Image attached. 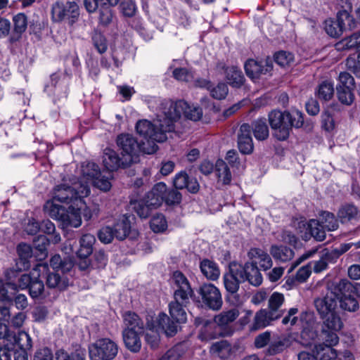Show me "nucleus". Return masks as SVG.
<instances>
[{
    "label": "nucleus",
    "mask_w": 360,
    "mask_h": 360,
    "mask_svg": "<svg viewBox=\"0 0 360 360\" xmlns=\"http://www.w3.org/2000/svg\"><path fill=\"white\" fill-rule=\"evenodd\" d=\"M172 281L174 292V300L169 304V314L176 322L184 323L186 321L185 307L189 303L193 291L187 278L181 271L174 272Z\"/></svg>",
    "instance_id": "f257e3e1"
},
{
    "label": "nucleus",
    "mask_w": 360,
    "mask_h": 360,
    "mask_svg": "<svg viewBox=\"0 0 360 360\" xmlns=\"http://www.w3.org/2000/svg\"><path fill=\"white\" fill-rule=\"evenodd\" d=\"M174 129L172 121L163 113V102L161 103L160 112L153 123L143 120L136 124V130L146 139V146L155 143V142L165 141L167 139V134L172 132Z\"/></svg>",
    "instance_id": "f03ea898"
},
{
    "label": "nucleus",
    "mask_w": 360,
    "mask_h": 360,
    "mask_svg": "<svg viewBox=\"0 0 360 360\" xmlns=\"http://www.w3.org/2000/svg\"><path fill=\"white\" fill-rule=\"evenodd\" d=\"M45 212L52 219L59 221L64 226L79 227L82 224L79 210L70 205L68 209L57 205L53 200H48L44 206Z\"/></svg>",
    "instance_id": "7ed1b4c3"
},
{
    "label": "nucleus",
    "mask_w": 360,
    "mask_h": 360,
    "mask_svg": "<svg viewBox=\"0 0 360 360\" xmlns=\"http://www.w3.org/2000/svg\"><path fill=\"white\" fill-rule=\"evenodd\" d=\"M90 189L87 184L74 182L70 186L68 184H61L56 186L53 190V199L66 204L81 202L82 198L87 196Z\"/></svg>",
    "instance_id": "20e7f679"
},
{
    "label": "nucleus",
    "mask_w": 360,
    "mask_h": 360,
    "mask_svg": "<svg viewBox=\"0 0 360 360\" xmlns=\"http://www.w3.org/2000/svg\"><path fill=\"white\" fill-rule=\"evenodd\" d=\"M163 113L168 116L172 124L183 115L186 118L198 121L202 116V109L199 107L190 105L184 101L173 102L172 101H163Z\"/></svg>",
    "instance_id": "39448f33"
},
{
    "label": "nucleus",
    "mask_w": 360,
    "mask_h": 360,
    "mask_svg": "<svg viewBox=\"0 0 360 360\" xmlns=\"http://www.w3.org/2000/svg\"><path fill=\"white\" fill-rule=\"evenodd\" d=\"M81 172L86 181H91L99 190L107 192L111 188V175L108 174V176H105L104 172L101 173L99 167L94 162L89 160L84 161L82 163Z\"/></svg>",
    "instance_id": "423d86ee"
},
{
    "label": "nucleus",
    "mask_w": 360,
    "mask_h": 360,
    "mask_svg": "<svg viewBox=\"0 0 360 360\" xmlns=\"http://www.w3.org/2000/svg\"><path fill=\"white\" fill-rule=\"evenodd\" d=\"M117 143L120 150H122V155H129L131 158L139 155L140 152L151 155L158 150V146L155 143H153L149 146H146L145 142L139 144L133 136L128 134L118 136Z\"/></svg>",
    "instance_id": "0eeeda50"
},
{
    "label": "nucleus",
    "mask_w": 360,
    "mask_h": 360,
    "mask_svg": "<svg viewBox=\"0 0 360 360\" xmlns=\"http://www.w3.org/2000/svg\"><path fill=\"white\" fill-rule=\"evenodd\" d=\"M51 20L54 22L66 21L70 25L78 20L79 8L75 1H56L53 4L51 11Z\"/></svg>",
    "instance_id": "6e6552de"
},
{
    "label": "nucleus",
    "mask_w": 360,
    "mask_h": 360,
    "mask_svg": "<svg viewBox=\"0 0 360 360\" xmlns=\"http://www.w3.org/2000/svg\"><path fill=\"white\" fill-rule=\"evenodd\" d=\"M0 345L10 351L17 345L19 349L30 350L32 347V339L25 331H20L18 335L11 332L6 325L0 324Z\"/></svg>",
    "instance_id": "1a4fd4ad"
},
{
    "label": "nucleus",
    "mask_w": 360,
    "mask_h": 360,
    "mask_svg": "<svg viewBox=\"0 0 360 360\" xmlns=\"http://www.w3.org/2000/svg\"><path fill=\"white\" fill-rule=\"evenodd\" d=\"M91 360H112L118 352L117 344L109 338L98 340L89 346Z\"/></svg>",
    "instance_id": "9d476101"
},
{
    "label": "nucleus",
    "mask_w": 360,
    "mask_h": 360,
    "mask_svg": "<svg viewBox=\"0 0 360 360\" xmlns=\"http://www.w3.org/2000/svg\"><path fill=\"white\" fill-rule=\"evenodd\" d=\"M286 112L272 110L269 114V122L274 130V136L280 141L287 139L290 135Z\"/></svg>",
    "instance_id": "9b49d317"
},
{
    "label": "nucleus",
    "mask_w": 360,
    "mask_h": 360,
    "mask_svg": "<svg viewBox=\"0 0 360 360\" xmlns=\"http://www.w3.org/2000/svg\"><path fill=\"white\" fill-rule=\"evenodd\" d=\"M203 303L212 310H219L222 306V299L219 289L211 283H205L199 288Z\"/></svg>",
    "instance_id": "f8f14e48"
},
{
    "label": "nucleus",
    "mask_w": 360,
    "mask_h": 360,
    "mask_svg": "<svg viewBox=\"0 0 360 360\" xmlns=\"http://www.w3.org/2000/svg\"><path fill=\"white\" fill-rule=\"evenodd\" d=\"M198 337L202 341H210L228 335L226 329L215 320H203Z\"/></svg>",
    "instance_id": "ddd939ff"
},
{
    "label": "nucleus",
    "mask_w": 360,
    "mask_h": 360,
    "mask_svg": "<svg viewBox=\"0 0 360 360\" xmlns=\"http://www.w3.org/2000/svg\"><path fill=\"white\" fill-rule=\"evenodd\" d=\"M44 91L49 96L53 97L54 101L65 98L68 91L67 79L65 77L61 78L56 74L52 75L51 83L45 86Z\"/></svg>",
    "instance_id": "4468645a"
},
{
    "label": "nucleus",
    "mask_w": 360,
    "mask_h": 360,
    "mask_svg": "<svg viewBox=\"0 0 360 360\" xmlns=\"http://www.w3.org/2000/svg\"><path fill=\"white\" fill-rule=\"evenodd\" d=\"M240 274V278L243 281H248L254 286H259L262 283V276L257 266L252 262H247L244 265L236 263Z\"/></svg>",
    "instance_id": "2eb2a0df"
},
{
    "label": "nucleus",
    "mask_w": 360,
    "mask_h": 360,
    "mask_svg": "<svg viewBox=\"0 0 360 360\" xmlns=\"http://www.w3.org/2000/svg\"><path fill=\"white\" fill-rule=\"evenodd\" d=\"M220 74H224L229 84L234 88H240L245 82L242 71L237 66H226L224 63H218L215 68Z\"/></svg>",
    "instance_id": "dca6fc26"
},
{
    "label": "nucleus",
    "mask_w": 360,
    "mask_h": 360,
    "mask_svg": "<svg viewBox=\"0 0 360 360\" xmlns=\"http://www.w3.org/2000/svg\"><path fill=\"white\" fill-rule=\"evenodd\" d=\"M244 68L248 77L252 80L259 79L262 75L269 73L273 68L272 63L268 60H255L254 59L248 60Z\"/></svg>",
    "instance_id": "f3484780"
},
{
    "label": "nucleus",
    "mask_w": 360,
    "mask_h": 360,
    "mask_svg": "<svg viewBox=\"0 0 360 360\" xmlns=\"http://www.w3.org/2000/svg\"><path fill=\"white\" fill-rule=\"evenodd\" d=\"M337 302L335 295L328 292L326 296L314 300V306L321 317L336 311Z\"/></svg>",
    "instance_id": "a211bd4d"
},
{
    "label": "nucleus",
    "mask_w": 360,
    "mask_h": 360,
    "mask_svg": "<svg viewBox=\"0 0 360 360\" xmlns=\"http://www.w3.org/2000/svg\"><path fill=\"white\" fill-rule=\"evenodd\" d=\"M223 280L227 292L231 294L238 292L240 283L243 281L240 278L239 271L236 266L235 262L230 264L229 271L224 275Z\"/></svg>",
    "instance_id": "6ab92c4d"
},
{
    "label": "nucleus",
    "mask_w": 360,
    "mask_h": 360,
    "mask_svg": "<svg viewBox=\"0 0 360 360\" xmlns=\"http://www.w3.org/2000/svg\"><path fill=\"white\" fill-rule=\"evenodd\" d=\"M173 184L176 189L186 188L191 193H197L200 189V184L195 178H191L185 172L176 174Z\"/></svg>",
    "instance_id": "aec40b11"
},
{
    "label": "nucleus",
    "mask_w": 360,
    "mask_h": 360,
    "mask_svg": "<svg viewBox=\"0 0 360 360\" xmlns=\"http://www.w3.org/2000/svg\"><path fill=\"white\" fill-rule=\"evenodd\" d=\"M251 127L248 124H243L240 127L238 146L243 155H250L253 150L252 139L250 135Z\"/></svg>",
    "instance_id": "412c9836"
},
{
    "label": "nucleus",
    "mask_w": 360,
    "mask_h": 360,
    "mask_svg": "<svg viewBox=\"0 0 360 360\" xmlns=\"http://www.w3.org/2000/svg\"><path fill=\"white\" fill-rule=\"evenodd\" d=\"M166 184L163 182L156 184L151 191L146 195L144 199L148 206L153 209L160 207L164 202V195H165Z\"/></svg>",
    "instance_id": "4be33fe9"
},
{
    "label": "nucleus",
    "mask_w": 360,
    "mask_h": 360,
    "mask_svg": "<svg viewBox=\"0 0 360 360\" xmlns=\"http://www.w3.org/2000/svg\"><path fill=\"white\" fill-rule=\"evenodd\" d=\"M248 256L252 263L256 266L259 264L264 271L269 269L273 265L270 255L260 248H251L248 252Z\"/></svg>",
    "instance_id": "5701e85b"
},
{
    "label": "nucleus",
    "mask_w": 360,
    "mask_h": 360,
    "mask_svg": "<svg viewBox=\"0 0 360 360\" xmlns=\"http://www.w3.org/2000/svg\"><path fill=\"white\" fill-rule=\"evenodd\" d=\"M276 319H278V316H274L267 309H260L255 314L253 322L250 326V330L255 331L262 329L271 325V322Z\"/></svg>",
    "instance_id": "b1692460"
},
{
    "label": "nucleus",
    "mask_w": 360,
    "mask_h": 360,
    "mask_svg": "<svg viewBox=\"0 0 360 360\" xmlns=\"http://www.w3.org/2000/svg\"><path fill=\"white\" fill-rule=\"evenodd\" d=\"M292 345V338L290 335H283L274 338L269 344L266 349V354L270 356H274L282 353Z\"/></svg>",
    "instance_id": "393cba45"
},
{
    "label": "nucleus",
    "mask_w": 360,
    "mask_h": 360,
    "mask_svg": "<svg viewBox=\"0 0 360 360\" xmlns=\"http://www.w3.org/2000/svg\"><path fill=\"white\" fill-rule=\"evenodd\" d=\"M338 218L342 224L357 221L360 219L358 208L352 204L342 205L338 211Z\"/></svg>",
    "instance_id": "a878e982"
},
{
    "label": "nucleus",
    "mask_w": 360,
    "mask_h": 360,
    "mask_svg": "<svg viewBox=\"0 0 360 360\" xmlns=\"http://www.w3.org/2000/svg\"><path fill=\"white\" fill-rule=\"evenodd\" d=\"M144 331L122 330V338L125 347L131 352L137 353L141 348L140 335Z\"/></svg>",
    "instance_id": "bb28decb"
},
{
    "label": "nucleus",
    "mask_w": 360,
    "mask_h": 360,
    "mask_svg": "<svg viewBox=\"0 0 360 360\" xmlns=\"http://www.w3.org/2000/svg\"><path fill=\"white\" fill-rule=\"evenodd\" d=\"M123 330L144 331L143 320L134 312L128 311L123 314Z\"/></svg>",
    "instance_id": "cd10ccee"
},
{
    "label": "nucleus",
    "mask_w": 360,
    "mask_h": 360,
    "mask_svg": "<svg viewBox=\"0 0 360 360\" xmlns=\"http://www.w3.org/2000/svg\"><path fill=\"white\" fill-rule=\"evenodd\" d=\"M353 246L355 247V249L359 248L360 242L341 244L335 249L326 251L325 253L322 254V256L324 257L328 264V263H335L342 254L345 253Z\"/></svg>",
    "instance_id": "c85d7f7f"
},
{
    "label": "nucleus",
    "mask_w": 360,
    "mask_h": 360,
    "mask_svg": "<svg viewBox=\"0 0 360 360\" xmlns=\"http://www.w3.org/2000/svg\"><path fill=\"white\" fill-rule=\"evenodd\" d=\"M269 252L275 260L281 262L291 260L295 255V252L291 248L283 245H272Z\"/></svg>",
    "instance_id": "c756f323"
},
{
    "label": "nucleus",
    "mask_w": 360,
    "mask_h": 360,
    "mask_svg": "<svg viewBox=\"0 0 360 360\" xmlns=\"http://www.w3.org/2000/svg\"><path fill=\"white\" fill-rule=\"evenodd\" d=\"M353 285L351 282L347 280H340L338 283H333L330 287V294L335 295L336 300H338L340 297L350 296L353 292Z\"/></svg>",
    "instance_id": "7c9ffc66"
},
{
    "label": "nucleus",
    "mask_w": 360,
    "mask_h": 360,
    "mask_svg": "<svg viewBox=\"0 0 360 360\" xmlns=\"http://www.w3.org/2000/svg\"><path fill=\"white\" fill-rule=\"evenodd\" d=\"M96 238L90 233L84 234L79 240V249L77 251V257H89L93 252V246Z\"/></svg>",
    "instance_id": "2f4dec72"
},
{
    "label": "nucleus",
    "mask_w": 360,
    "mask_h": 360,
    "mask_svg": "<svg viewBox=\"0 0 360 360\" xmlns=\"http://www.w3.org/2000/svg\"><path fill=\"white\" fill-rule=\"evenodd\" d=\"M215 174L219 182L229 185L231 181V173L228 165L222 160L218 159L215 162Z\"/></svg>",
    "instance_id": "473e14b6"
},
{
    "label": "nucleus",
    "mask_w": 360,
    "mask_h": 360,
    "mask_svg": "<svg viewBox=\"0 0 360 360\" xmlns=\"http://www.w3.org/2000/svg\"><path fill=\"white\" fill-rule=\"evenodd\" d=\"M210 352L220 359H226L232 355L233 349L228 341L221 340L212 345Z\"/></svg>",
    "instance_id": "72a5a7b5"
},
{
    "label": "nucleus",
    "mask_w": 360,
    "mask_h": 360,
    "mask_svg": "<svg viewBox=\"0 0 360 360\" xmlns=\"http://www.w3.org/2000/svg\"><path fill=\"white\" fill-rule=\"evenodd\" d=\"M200 270L203 275L210 280H217L220 274V271L216 263L209 260L204 259L200 263Z\"/></svg>",
    "instance_id": "f704fd0d"
},
{
    "label": "nucleus",
    "mask_w": 360,
    "mask_h": 360,
    "mask_svg": "<svg viewBox=\"0 0 360 360\" xmlns=\"http://www.w3.org/2000/svg\"><path fill=\"white\" fill-rule=\"evenodd\" d=\"M158 326L167 336H173L177 331L176 325L170 320L169 317L165 313H161L158 317Z\"/></svg>",
    "instance_id": "c9c22d12"
},
{
    "label": "nucleus",
    "mask_w": 360,
    "mask_h": 360,
    "mask_svg": "<svg viewBox=\"0 0 360 360\" xmlns=\"http://www.w3.org/2000/svg\"><path fill=\"white\" fill-rule=\"evenodd\" d=\"M284 302V296L283 294L275 292L269 299V310L275 316H278V319L281 318L283 314V311L280 309Z\"/></svg>",
    "instance_id": "e433bc0d"
},
{
    "label": "nucleus",
    "mask_w": 360,
    "mask_h": 360,
    "mask_svg": "<svg viewBox=\"0 0 360 360\" xmlns=\"http://www.w3.org/2000/svg\"><path fill=\"white\" fill-rule=\"evenodd\" d=\"M136 162L138 161H134V159H104L103 160L104 166L108 172L116 171L119 168L125 169Z\"/></svg>",
    "instance_id": "4c0bfd02"
},
{
    "label": "nucleus",
    "mask_w": 360,
    "mask_h": 360,
    "mask_svg": "<svg viewBox=\"0 0 360 360\" xmlns=\"http://www.w3.org/2000/svg\"><path fill=\"white\" fill-rule=\"evenodd\" d=\"M114 236L120 240L126 238L131 230V224L129 217H125L121 221L117 222L112 227Z\"/></svg>",
    "instance_id": "58836bf2"
},
{
    "label": "nucleus",
    "mask_w": 360,
    "mask_h": 360,
    "mask_svg": "<svg viewBox=\"0 0 360 360\" xmlns=\"http://www.w3.org/2000/svg\"><path fill=\"white\" fill-rule=\"evenodd\" d=\"M319 221L328 231L337 230L339 227L338 219L333 213L328 211L321 212Z\"/></svg>",
    "instance_id": "ea45409f"
},
{
    "label": "nucleus",
    "mask_w": 360,
    "mask_h": 360,
    "mask_svg": "<svg viewBox=\"0 0 360 360\" xmlns=\"http://www.w3.org/2000/svg\"><path fill=\"white\" fill-rule=\"evenodd\" d=\"M129 208L134 210L141 218H147L150 214V210L153 209L151 206H148L145 199L141 200H131Z\"/></svg>",
    "instance_id": "a19ab883"
},
{
    "label": "nucleus",
    "mask_w": 360,
    "mask_h": 360,
    "mask_svg": "<svg viewBox=\"0 0 360 360\" xmlns=\"http://www.w3.org/2000/svg\"><path fill=\"white\" fill-rule=\"evenodd\" d=\"M13 30L16 36L11 37V40L14 41L18 39L22 33L26 30L27 26V19L25 14L18 13L13 17Z\"/></svg>",
    "instance_id": "79ce46f5"
},
{
    "label": "nucleus",
    "mask_w": 360,
    "mask_h": 360,
    "mask_svg": "<svg viewBox=\"0 0 360 360\" xmlns=\"http://www.w3.org/2000/svg\"><path fill=\"white\" fill-rule=\"evenodd\" d=\"M46 285L50 288H56L59 290H65L68 285V281L62 278L58 273H49L46 277Z\"/></svg>",
    "instance_id": "37998d69"
},
{
    "label": "nucleus",
    "mask_w": 360,
    "mask_h": 360,
    "mask_svg": "<svg viewBox=\"0 0 360 360\" xmlns=\"http://www.w3.org/2000/svg\"><path fill=\"white\" fill-rule=\"evenodd\" d=\"M252 129L256 139L263 141L269 136V128L265 120L259 119L252 123Z\"/></svg>",
    "instance_id": "c03bdc74"
},
{
    "label": "nucleus",
    "mask_w": 360,
    "mask_h": 360,
    "mask_svg": "<svg viewBox=\"0 0 360 360\" xmlns=\"http://www.w3.org/2000/svg\"><path fill=\"white\" fill-rule=\"evenodd\" d=\"M321 318L323 319V328H328L334 331H338L343 326V323L337 311L328 314L325 317Z\"/></svg>",
    "instance_id": "a18cd8bd"
},
{
    "label": "nucleus",
    "mask_w": 360,
    "mask_h": 360,
    "mask_svg": "<svg viewBox=\"0 0 360 360\" xmlns=\"http://www.w3.org/2000/svg\"><path fill=\"white\" fill-rule=\"evenodd\" d=\"M308 229L311 236L318 241H323L326 238V229L317 219H311L308 222Z\"/></svg>",
    "instance_id": "49530a36"
},
{
    "label": "nucleus",
    "mask_w": 360,
    "mask_h": 360,
    "mask_svg": "<svg viewBox=\"0 0 360 360\" xmlns=\"http://www.w3.org/2000/svg\"><path fill=\"white\" fill-rule=\"evenodd\" d=\"M337 23L341 27L343 31L351 30L355 26L353 17L347 10H341L337 14Z\"/></svg>",
    "instance_id": "de8ad7c7"
},
{
    "label": "nucleus",
    "mask_w": 360,
    "mask_h": 360,
    "mask_svg": "<svg viewBox=\"0 0 360 360\" xmlns=\"http://www.w3.org/2000/svg\"><path fill=\"white\" fill-rule=\"evenodd\" d=\"M239 316L238 309L233 308L227 311H222L215 316V320L220 326L224 328V326L234 321Z\"/></svg>",
    "instance_id": "09e8293b"
},
{
    "label": "nucleus",
    "mask_w": 360,
    "mask_h": 360,
    "mask_svg": "<svg viewBox=\"0 0 360 360\" xmlns=\"http://www.w3.org/2000/svg\"><path fill=\"white\" fill-rule=\"evenodd\" d=\"M316 352V359L320 360H334L337 357L336 351L330 346L318 345L315 346Z\"/></svg>",
    "instance_id": "8fccbe9b"
},
{
    "label": "nucleus",
    "mask_w": 360,
    "mask_h": 360,
    "mask_svg": "<svg viewBox=\"0 0 360 360\" xmlns=\"http://www.w3.org/2000/svg\"><path fill=\"white\" fill-rule=\"evenodd\" d=\"M17 252L23 269H27L29 267V259L32 257L31 246L26 243H20L17 247Z\"/></svg>",
    "instance_id": "3c124183"
},
{
    "label": "nucleus",
    "mask_w": 360,
    "mask_h": 360,
    "mask_svg": "<svg viewBox=\"0 0 360 360\" xmlns=\"http://www.w3.org/2000/svg\"><path fill=\"white\" fill-rule=\"evenodd\" d=\"M317 96L322 100L329 101L334 94L333 83L328 81H324L321 83L316 91Z\"/></svg>",
    "instance_id": "603ef678"
},
{
    "label": "nucleus",
    "mask_w": 360,
    "mask_h": 360,
    "mask_svg": "<svg viewBox=\"0 0 360 360\" xmlns=\"http://www.w3.org/2000/svg\"><path fill=\"white\" fill-rule=\"evenodd\" d=\"M337 89V95L338 100L345 105H351L354 100V88H341L336 87Z\"/></svg>",
    "instance_id": "864d4df0"
},
{
    "label": "nucleus",
    "mask_w": 360,
    "mask_h": 360,
    "mask_svg": "<svg viewBox=\"0 0 360 360\" xmlns=\"http://www.w3.org/2000/svg\"><path fill=\"white\" fill-rule=\"evenodd\" d=\"M274 60L281 67H288L295 63V57L290 52L281 51L275 53Z\"/></svg>",
    "instance_id": "5fc2aeb1"
},
{
    "label": "nucleus",
    "mask_w": 360,
    "mask_h": 360,
    "mask_svg": "<svg viewBox=\"0 0 360 360\" xmlns=\"http://www.w3.org/2000/svg\"><path fill=\"white\" fill-rule=\"evenodd\" d=\"M153 323H148L145 339L147 344L152 348L155 349L158 347L160 342V336L157 330L153 329Z\"/></svg>",
    "instance_id": "6e6d98bb"
},
{
    "label": "nucleus",
    "mask_w": 360,
    "mask_h": 360,
    "mask_svg": "<svg viewBox=\"0 0 360 360\" xmlns=\"http://www.w3.org/2000/svg\"><path fill=\"white\" fill-rule=\"evenodd\" d=\"M324 30L329 36L334 38L340 37L343 32L341 27L332 18L325 20Z\"/></svg>",
    "instance_id": "4d7b16f0"
},
{
    "label": "nucleus",
    "mask_w": 360,
    "mask_h": 360,
    "mask_svg": "<svg viewBox=\"0 0 360 360\" xmlns=\"http://www.w3.org/2000/svg\"><path fill=\"white\" fill-rule=\"evenodd\" d=\"M44 291V285L42 281L39 278V276H34L31 284L29 286L30 295L32 298H39L41 297Z\"/></svg>",
    "instance_id": "13d9d810"
},
{
    "label": "nucleus",
    "mask_w": 360,
    "mask_h": 360,
    "mask_svg": "<svg viewBox=\"0 0 360 360\" xmlns=\"http://www.w3.org/2000/svg\"><path fill=\"white\" fill-rule=\"evenodd\" d=\"M338 300L341 309L345 311L354 312L359 309V303L357 300L352 295L340 297Z\"/></svg>",
    "instance_id": "bf43d9fd"
},
{
    "label": "nucleus",
    "mask_w": 360,
    "mask_h": 360,
    "mask_svg": "<svg viewBox=\"0 0 360 360\" xmlns=\"http://www.w3.org/2000/svg\"><path fill=\"white\" fill-rule=\"evenodd\" d=\"M286 117H288L289 132L292 127L300 128L304 123L303 115L298 110L292 111V112H286Z\"/></svg>",
    "instance_id": "052dcab7"
},
{
    "label": "nucleus",
    "mask_w": 360,
    "mask_h": 360,
    "mask_svg": "<svg viewBox=\"0 0 360 360\" xmlns=\"http://www.w3.org/2000/svg\"><path fill=\"white\" fill-rule=\"evenodd\" d=\"M182 195L178 189H167L166 186L164 202L168 205H179L181 202Z\"/></svg>",
    "instance_id": "680f3d73"
},
{
    "label": "nucleus",
    "mask_w": 360,
    "mask_h": 360,
    "mask_svg": "<svg viewBox=\"0 0 360 360\" xmlns=\"http://www.w3.org/2000/svg\"><path fill=\"white\" fill-rule=\"evenodd\" d=\"M347 68L360 77V51L350 55L346 60Z\"/></svg>",
    "instance_id": "e2e57ef3"
},
{
    "label": "nucleus",
    "mask_w": 360,
    "mask_h": 360,
    "mask_svg": "<svg viewBox=\"0 0 360 360\" xmlns=\"http://www.w3.org/2000/svg\"><path fill=\"white\" fill-rule=\"evenodd\" d=\"M167 227V221L162 214H157L150 220V228L155 233L162 232Z\"/></svg>",
    "instance_id": "0e129e2a"
},
{
    "label": "nucleus",
    "mask_w": 360,
    "mask_h": 360,
    "mask_svg": "<svg viewBox=\"0 0 360 360\" xmlns=\"http://www.w3.org/2000/svg\"><path fill=\"white\" fill-rule=\"evenodd\" d=\"M110 5L106 3L99 8V22L103 25L110 24L112 19V13Z\"/></svg>",
    "instance_id": "69168bd1"
},
{
    "label": "nucleus",
    "mask_w": 360,
    "mask_h": 360,
    "mask_svg": "<svg viewBox=\"0 0 360 360\" xmlns=\"http://www.w3.org/2000/svg\"><path fill=\"white\" fill-rule=\"evenodd\" d=\"M120 8L123 15L126 17L134 16L137 10L136 5L133 0H122Z\"/></svg>",
    "instance_id": "338daca9"
},
{
    "label": "nucleus",
    "mask_w": 360,
    "mask_h": 360,
    "mask_svg": "<svg viewBox=\"0 0 360 360\" xmlns=\"http://www.w3.org/2000/svg\"><path fill=\"white\" fill-rule=\"evenodd\" d=\"M56 360H86L85 357L77 352L68 353L63 349L56 352Z\"/></svg>",
    "instance_id": "774afa93"
}]
</instances>
